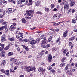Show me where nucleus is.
<instances>
[{
    "label": "nucleus",
    "mask_w": 77,
    "mask_h": 77,
    "mask_svg": "<svg viewBox=\"0 0 77 77\" xmlns=\"http://www.w3.org/2000/svg\"><path fill=\"white\" fill-rule=\"evenodd\" d=\"M75 37L74 36L72 37L69 39V41H73V40H74V39H75Z\"/></svg>",
    "instance_id": "20"
},
{
    "label": "nucleus",
    "mask_w": 77,
    "mask_h": 77,
    "mask_svg": "<svg viewBox=\"0 0 77 77\" xmlns=\"http://www.w3.org/2000/svg\"><path fill=\"white\" fill-rule=\"evenodd\" d=\"M72 69V71L73 72H76V68H75V67H73V68Z\"/></svg>",
    "instance_id": "30"
},
{
    "label": "nucleus",
    "mask_w": 77,
    "mask_h": 77,
    "mask_svg": "<svg viewBox=\"0 0 77 77\" xmlns=\"http://www.w3.org/2000/svg\"><path fill=\"white\" fill-rule=\"evenodd\" d=\"M57 48L56 47H54L52 49V51H56L57 50Z\"/></svg>",
    "instance_id": "28"
},
{
    "label": "nucleus",
    "mask_w": 77,
    "mask_h": 77,
    "mask_svg": "<svg viewBox=\"0 0 77 77\" xmlns=\"http://www.w3.org/2000/svg\"><path fill=\"white\" fill-rule=\"evenodd\" d=\"M42 43L43 44H47V41H44V40H43L42 41Z\"/></svg>",
    "instance_id": "40"
},
{
    "label": "nucleus",
    "mask_w": 77,
    "mask_h": 77,
    "mask_svg": "<svg viewBox=\"0 0 77 77\" xmlns=\"http://www.w3.org/2000/svg\"><path fill=\"white\" fill-rule=\"evenodd\" d=\"M36 69L34 67H32V66H29L27 67V69L26 71L27 72H30L31 71H35Z\"/></svg>",
    "instance_id": "3"
},
{
    "label": "nucleus",
    "mask_w": 77,
    "mask_h": 77,
    "mask_svg": "<svg viewBox=\"0 0 77 77\" xmlns=\"http://www.w3.org/2000/svg\"><path fill=\"white\" fill-rule=\"evenodd\" d=\"M62 51L63 53H64V54H65L66 53V49H63L62 50Z\"/></svg>",
    "instance_id": "45"
},
{
    "label": "nucleus",
    "mask_w": 77,
    "mask_h": 77,
    "mask_svg": "<svg viewBox=\"0 0 77 77\" xmlns=\"http://www.w3.org/2000/svg\"><path fill=\"white\" fill-rule=\"evenodd\" d=\"M5 15V13L1 14H0V17H1V18H2L3 17V15Z\"/></svg>",
    "instance_id": "44"
},
{
    "label": "nucleus",
    "mask_w": 77,
    "mask_h": 77,
    "mask_svg": "<svg viewBox=\"0 0 77 77\" xmlns=\"http://www.w3.org/2000/svg\"><path fill=\"white\" fill-rule=\"evenodd\" d=\"M4 27V29H5V30L7 29V24H6Z\"/></svg>",
    "instance_id": "54"
},
{
    "label": "nucleus",
    "mask_w": 77,
    "mask_h": 77,
    "mask_svg": "<svg viewBox=\"0 0 77 77\" xmlns=\"http://www.w3.org/2000/svg\"><path fill=\"white\" fill-rule=\"evenodd\" d=\"M10 72H15V70L12 69L10 70Z\"/></svg>",
    "instance_id": "52"
},
{
    "label": "nucleus",
    "mask_w": 77,
    "mask_h": 77,
    "mask_svg": "<svg viewBox=\"0 0 77 77\" xmlns=\"http://www.w3.org/2000/svg\"><path fill=\"white\" fill-rule=\"evenodd\" d=\"M50 7L51 8V9H53V8L54 7V4H52L50 5Z\"/></svg>",
    "instance_id": "32"
},
{
    "label": "nucleus",
    "mask_w": 77,
    "mask_h": 77,
    "mask_svg": "<svg viewBox=\"0 0 77 77\" xmlns=\"http://www.w3.org/2000/svg\"><path fill=\"white\" fill-rule=\"evenodd\" d=\"M6 55L5 54V51H2V52H1L0 56L1 57H5V56Z\"/></svg>",
    "instance_id": "7"
},
{
    "label": "nucleus",
    "mask_w": 77,
    "mask_h": 77,
    "mask_svg": "<svg viewBox=\"0 0 77 77\" xmlns=\"http://www.w3.org/2000/svg\"><path fill=\"white\" fill-rule=\"evenodd\" d=\"M36 28V27H35L33 28H30V29H31V30H34V29H35Z\"/></svg>",
    "instance_id": "56"
},
{
    "label": "nucleus",
    "mask_w": 77,
    "mask_h": 77,
    "mask_svg": "<svg viewBox=\"0 0 77 77\" xmlns=\"http://www.w3.org/2000/svg\"><path fill=\"white\" fill-rule=\"evenodd\" d=\"M18 34L19 35V36H20L21 38H23V33H18Z\"/></svg>",
    "instance_id": "22"
},
{
    "label": "nucleus",
    "mask_w": 77,
    "mask_h": 77,
    "mask_svg": "<svg viewBox=\"0 0 77 77\" xmlns=\"http://www.w3.org/2000/svg\"><path fill=\"white\" fill-rule=\"evenodd\" d=\"M1 72H2L3 73H5L6 72L3 69H2L1 70Z\"/></svg>",
    "instance_id": "48"
},
{
    "label": "nucleus",
    "mask_w": 77,
    "mask_h": 77,
    "mask_svg": "<svg viewBox=\"0 0 77 77\" xmlns=\"http://www.w3.org/2000/svg\"><path fill=\"white\" fill-rule=\"evenodd\" d=\"M13 45V44H11V43H9L8 46L10 47V46H11V45Z\"/></svg>",
    "instance_id": "57"
},
{
    "label": "nucleus",
    "mask_w": 77,
    "mask_h": 77,
    "mask_svg": "<svg viewBox=\"0 0 77 77\" xmlns=\"http://www.w3.org/2000/svg\"><path fill=\"white\" fill-rule=\"evenodd\" d=\"M36 14H39L40 15H42V13H41V12H39V11L37 12L36 13Z\"/></svg>",
    "instance_id": "51"
},
{
    "label": "nucleus",
    "mask_w": 77,
    "mask_h": 77,
    "mask_svg": "<svg viewBox=\"0 0 77 77\" xmlns=\"http://www.w3.org/2000/svg\"><path fill=\"white\" fill-rule=\"evenodd\" d=\"M66 4L64 6V9H69V4L68 3H66Z\"/></svg>",
    "instance_id": "6"
},
{
    "label": "nucleus",
    "mask_w": 77,
    "mask_h": 77,
    "mask_svg": "<svg viewBox=\"0 0 77 77\" xmlns=\"http://www.w3.org/2000/svg\"><path fill=\"white\" fill-rule=\"evenodd\" d=\"M24 75H20L19 76V77H24Z\"/></svg>",
    "instance_id": "64"
},
{
    "label": "nucleus",
    "mask_w": 77,
    "mask_h": 77,
    "mask_svg": "<svg viewBox=\"0 0 77 77\" xmlns=\"http://www.w3.org/2000/svg\"><path fill=\"white\" fill-rule=\"evenodd\" d=\"M44 51H42L41 52L39 53V54H40V55H41V56H42V55H44V52H44Z\"/></svg>",
    "instance_id": "24"
},
{
    "label": "nucleus",
    "mask_w": 77,
    "mask_h": 77,
    "mask_svg": "<svg viewBox=\"0 0 77 77\" xmlns=\"http://www.w3.org/2000/svg\"><path fill=\"white\" fill-rule=\"evenodd\" d=\"M6 39L5 38H3L1 39V42H6Z\"/></svg>",
    "instance_id": "25"
},
{
    "label": "nucleus",
    "mask_w": 77,
    "mask_h": 77,
    "mask_svg": "<svg viewBox=\"0 0 77 77\" xmlns=\"http://www.w3.org/2000/svg\"><path fill=\"white\" fill-rule=\"evenodd\" d=\"M20 38V37H19V36H18V35L16 36V39H19Z\"/></svg>",
    "instance_id": "58"
},
{
    "label": "nucleus",
    "mask_w": 77,
    "mask_h": 77,
    "mask_svg": "<svg viewBox=\"0 0 77 77\" xmlns=\"http://www.w3.org/2000/svg\"><path fill=\"white\" fill-rule=\"evenodd\" d=\"M6 75H9L10 74H9V70H6L5 73Z\"/></svg>",
    "instance_id": "27"
},
{
    "label": "nucleus",
    "mask_w": 77,
    "mask_h": 77,
    "mask_svg": "<svg viewBox=\"0 0 77 77\" xmlns=\"http://www.w3.org/2000/svg\"><path fill=\"white\" fill-rule=\"evenodd\" d=\"M66 73H67L69 74V75H72V72L70 70H68L66 72Z\"/></svg>",
    "instance_id": "12"
},
{
    "label": "nucleus",
    "mask_w": 77,
    "mask_h": 77,
    "mask_svg": "<svg viewBox=\"0 0 77 77\" xmlns=\"http://www.w3.org/2000/svg\"><path fill=\"white\" fill-rule=\"evenodd\" d=\"M47 69L48 70H51L52 69V67L51 66H49L47 67Z\"/></svg>",
    "instance_id": "43"
},
{
    "label": "nucleus",
    "mask_w": 77,
    "mask_h": 77,
    "mask_svg": "<svg viewBox=\"0 0 77 77\" xmlns=\"http://www.w3.org/2000/svg\"><path fill=\"white\" fill-rule=\"evenodd\" d=\"M22 46L23 47V48L25 49L26 51H28V50H29V48L28 47H26V46H25L24 45H22Z\"/></svg>",
    "instance_id": "16"
},
{
    "label": "nucleus",
    "mask_w": 77,
    "mask_h": 77,
    "mask_svg": "<svg viewBox=\"0 0 77 77\" xmlns=\"http://www.w3.org/2000/svg\"><path fill=\"white\" fill-rule=\"evenodd\" d=\"M33 39L32 38V37H29V42H31L33 40Z\"/></svg>",
    "instance_id": "53"
},
{
    "label": "nucleus",
    "mask_w": 77,
    "mask_h": 77,
    "mask_svg": "<svg viewBox=\"0 0 77 77\" xmlns=\"http://www.w3.org/2000/svg\"><path fill=\"white\" fill-rule=\"evenodd\" d=\"M12 24L13 25H11L9 28L10 31H13V30L15 29V27L14 26H15L16 25V23H12Z\"/></svg>",
    "instance_id": "4"
},
{
    "label": "nucleus",
    "mask_w": 77,
    "mask_h": 77,
    "mask_svg": "<svg viewBox=\"0 0 77 77\" xmlns=\"http://www.w3.org/2000/svg\"><path fill=\"white\" fill-rule=\"evenodd\" d=\"M46 47L47 48H48V47H50V44H48L46 45Z\"/></svg>",
    "instance_id": "55"
},
{
    "label": "nucleus",
    "mask_w": 77,
    "mask_h": 77,
    "mask_svg": "<svg viewBox=\"0 0 77 77\" xmlns=\"http://www.w3.org/2000/svg\"><path fill=\"white\" fill-rule=\"evenodd\" d=\"M12 8H8V10H7L6 11V13L8 14H10V13H11V14H12Z\"/></svg>",
    "instance_id": "10"
},
{
    "label": "nucleus",
    "mask_w": 77,
    "mask_h": 77,
    "mask_svg": "<svg viewBox=\"0 0 77 77\" xmlns=\"http://www.w3.org/2000/svg\"><path fill=\"white\" fill-rule=\"evenodd\" d=\"M55 32H58L59 31V29H55Z\"/></svg>",
    "instance_id": "63"
},
{
    "label": "nucleus",
    "mask_w": 77,
    "mask_h": 77,
    "mask_svg": "<svg viewBox=\"0 0 77 77\" xmlns=\"http://www.w3.org/2000/svg\"><path fill=\"white\" fill-rule=\"evenodd\" d=\"M44 36L43 35H42L40 36V38L42 39H44Z\"/></svg>",
    "instance_id": "60"
},
{
    "label": "nucleus",
    "mask_w": 77,
    "mask_h": 77,
    "mask_svg": "<svg viewBox=\"0 0 77 77\" xmlns=\"http://www.w3.org/2000/svg\"><path fill=\"white\" fill-rule=\"evenodd\" d=\"M25 18L26 20H28V19H29V20H31L32 18L31 17H25Z\"/></svg>",
    "instance_id": "39"
},
{
    "label": "nucleus",
    "mask_w": 77,
    "mask_h": 77,
    "mask_svg": "<svg viewBox=\"0 0 77 77\" xmlns=\"http://www.w3.org/2000/svg\"><path fill=\"white\" fill-rule=\"evenodd\" d=\"M5 29V27L4 26H2V27H0V30H3Z\"/></svg>",
    "instance_id": "42"
},
{
    "label": "nucleus",
    "mask_w": 77,
    "mask_h": 77,
    "mask_svg": "<svg viewBox=\"0 0 77 77\" xmlns=\"http://www.w3.org/2000/svg\"><path fill=\"white\" fill-rule=\"evenodd\" d=\"M0 46H1V47H0V51L3 50V49L4 48V46H5V44H2L0 43Z\"/></svg>",
    "instance_id": "11"
},
{
    "label": "nucleus",
    "mask_w": 77,
    "mask_h": 77,
    "mask_svg": "<svg viewBox=\"0 0 77 77\" xmlns=\"http://www.w3.org/2000/svg\"><path fill=\"white\" fill-rule=\"evenodd\" d=\"M70 66H71L70 64H67L65 67V70L66 71L69 68V67H70Z\"/></svg>",
    "instance_id": "13"
},
{
    "label": "nucleus",
    "mask_w": 77,
    "mask_h": 77,
    "mask_svg": "<svg viewBox=\"0 0 77 77\" xmlns=\"http://www.w3.org/2000/svg\"><path fill=\"white\" fill-rule=\"evenodd\" d=\"M68 34V31H66L64 32V34H63V36L64 37V38H66L67 36V34Z\"/></svg>",
    "instance_id": "9"
},
{
    "label": "nucleus",
    "mask_w": 77,
    "mask_h": 77,
    "mask_svg": "<svg viewBox=\"0 0 77 77\" xmlns=\"http://www.w3.org/2000/svg\"><path fill=\"white\" fill-rule=\"evenodd\" d=\"M9 40L11 41H15V38L14 37L9 38H8Z\"/></svg>",
    "instance_id": "15"
},
{
    "label": "nucleus",
    "mask_w": 77,
    "mask_h": 77,
    "mask_svg": "<svg viewBox=\"0 0 77 77\" xmlns=\"http://www.w3.org/2000/svg\"><path fill=\"white\" fill-rule=\"evenodd\" d=\"M36 43V40H32L31 41V42H30V44H34Z\"/></svg>",
    "instance_id": "19"
},
{
    "label": "nucleus",
    "mask_w": 77,
    "mask_h": 77,
    "mask_svg": "<svg viewBox=\"0 0 77 77\" xmlns=\"http://www.w3.org/2000/svg\"><path fill=\"white\" fill-rule=\"evenodd\" d=\"M60 42V38H59L57 39L56 42L57 43Z\"/></svg>",
    "instance_id": "35"
},
{
    "label": "nucleus",
    "mask_w": 77,
    "mask_h": 77,
    "mask_svg": "<svg viewBox=\"0 0 77 77\" xmlns=\"http://www.w3.org/2000/svg\"><path fill=\"white\" fill-rule=\"evenodd\" d=\"M18 66H16L14 68V70H16L17 68H18Z\"/></svg>",
    "instance_id": "59"
},
{
    "label": "nucleus",
    "mask_w": 77,
    "mask_h": 77,
    "mask_svg": "<svg viewBox=\"0 0 77 77\" xmlns=\"http://www.w3.org/2000/svg\"><path fill=\"white\" fill-rule=\"evenodd\" d=\"M50 72H51L52 74H55L56 73V71H55V70L54 69H52L50 71Z\"/></svg>",
    "instance_id": "21"
},
{
    "label": "nucleus",
    "mask_w": 77,
    "mask_h": 77,
    "mask_svg": "<svg viewBox=\"0 0 77 77\" xmlns=\"http://www.w3.org/2000/svg\"><path fill=\"white\" fill-rule=\"evenodd\" d=\"M26 13L27 15L30 17H33V14H34V10H29L26 11Z\"/></svg>",
    "instance_id": "2"
},
{
    "label": "nucleus",
    "mask_w": 77,
    "mask_h": 77,
    "mask_svg": "<svg viewBox=\"0 0 77 77\" xmlns=\"http://www.w3.org/2000/svg\"><path fill=\"white\" fill-rule=\"evenodd\" d=\"M13 54H14L13 52H10L8 53V56H12L13 55Z\"/></svg>",
    "instance_id": "18"
},
{
    "label": "nucleus",
    "mask_w": 77,
    "mask_h": 77,
    "mask_svg": "<svg viewBox=\"0 0 77 77\" xmlns=\"http://www.w3.org/2000/svg\"><path fill=\"white\" fill-rule=\"evenodd\" d=\"M18 41H19V42H23V39L22 38H20L19 39Z\"/></svg>",
    "instance_id": "46"
},
{
    "label": "nucleus",
    "mask_w": 77,
    "mask_h": 77,
    "mask_svg": "<svg viewBox=\"0 0 77 77\" xmlns=\"http://www.w3.org/2000/svg\"><path fill=\"white\" fill-rule=\"evenodd\" d=\"M9 47H9L8 45L5 48V50H8V49H9Z\"/></svg>",
    "instance_id": "36"
},
{
    "label": "nucleus",
    "mask_w": 77,
    "mask_h": 77,
    "mask_svg": "<svg viewBox=\"0 0 77 77\" xmlns=\"http://www.w3.org/2000/svg\"><path fill=\"white\" fill-rule=\"evenodd\" d=\"M45 69H43V68L42 67H41L38 69V71L41 72H42L45 71Z\"/></svg>",
    "instance_id": "5"
},
{
    "label": "nucleus",
    "mask_w": 77,
    "mask_h": 77,
    "mask_svg": "<svg viewBox=\"0 0 77 77\" xmlns=\"http://www.w3.org/2000/svg\"><path fill=\"white\" fill-rule=\"evenodd\" d=\"M41 47L43 48H46V46H45V45L43 43L42 44Z\"/></svg>",
    "instance_id": "31"
},
{
    "label": "nucleus",
    "mask_w": 77,
    "mask_h": 77,
    "mask_svg": "<svg viewBox=\"0 0 77 77\" xmlns=\"http://www.w3.org/2000/svg\"><path fill=\"white\" fill-rule=\"evenodd\" d=\"M11 60L14 64H16L17 65H19L20 64H22V63H21L20 62H19L17 63V60L16 59H15L14 58H11Z\"/></svg>",
    "instance_id": "1"
},
{
    "label": "nucleus",
    "mask_w": 77,
    "mask_h": 77,
    "mask_svg": "<svg viewBox=\"0 0 77 77\" xmlns=\"http://www.w3.org/2000/svg\"><path fill=\"white\" fill-rule=\"evenodd\" d=\"M45 10L46 12H49L50 11V9L48 8H46L45 9Z\"/></svg>",
    "instance_id": "37"
},
{
    "label": "nucleus",
    "mask_w": 77,
    "mask_h": 77,
    "mask_svg": "<svg viewBox=\"0 0 77 77\" xmlns=\"http://www.w3.org/2000/svg\"><path fill=\"white\" fill-rule=\"evenodd\" d=\"M65 63H64L63 64L61 63L60 65V67H63L65 66Z\"/></svg>",
    "instance_id": "29"
},
{
    "label": "nucleus",
    "mask_w": 77,
    "mask_h": 77,
    "mask_svg": "<svg viewBox=\"0 0 77 77\" xmlns=\"http://www.w3.org/2000/svg\"><path fill=\"white\" fill-rule=\"evenodd\" d=\"M6 61L3 60L1 63V66H5L6 65Z\"/></svg>",
    "instance_id": "14"
},
{
    "label": "nucleus",
    "mask_w": 77,
    "mask_h": 77,
    "mask_svg": "<svg viewBox=\"0 0 77 77\" xmlns=\"http://www.w3.org/2000/svg\"><path fill=\"white\" fill-rule=\"evenodd\" d=\"M22 21L23 23H26V22H27V21H26V20H25V19L23 18L22 19Z\"/></svg>",
    "instance_id": "23"
},
{
    "label": "nucleus",
    "mask_w": 77,
    "mask_h": 77,
    "mask_svg": "<svg viewBox=\"0 0 77 77\" xmlns=\"http://www.w3.org/2000/svg\"><path fill=\"white\" fill-rule=\"evenodd\" d=\"M74 5H75V2H71L70 4V5L71 6H73Z\"/></svg>",
    "instance_id": "33"
},
{
    "label": "nucleus",
    "mask_w": 77,
    "mask_h": 77,
    "mask_svg": "<svg viewBox=\"0 0 77 77\" xmlns=\"http://www.w3.org/2000/svg\"><path fill=\"white\" fill-rule=\"evenodd\" d=\"M52 38L53 37H52V36H50L49 38V39L48 40V41L49 42H50V41H51Z\"/></svg>",
    "instance_id": "34"
},
{
    "label": "nucleus",
    "mask_w": 77,
    "mask_h": 77,
    "mask_svg": "<svg viewBox=\"0 0 77 77\" xmlns=\"http://www.w3.org/2000/svg\"><path fill=\"white\" fill-rule=\"evenodd\" d=\"M48 60L49 62H52V56L51 55H49Z\"/></svg>",
    "instance_id": "8"
},
{
    "label": "nucleus",
    "mask_w": 77,
    "mask_h": 77,
    "mask_svg": "<svg viewBox=\"0 0 77 77\" xmlns=\"http://www.w3.org/2000/svg\"><path fill=\"white\" fill-rule=\"evenodd\" d=\"M58 25H59L58 23H54L53 24V26H58Z\"/></svg>",
    "instance_id": "50"
},
{
    "label": "nucleus",
    "mask_w": 77,
    "mask_h": 77,
    "mask_svg": "<svg viewBox=\"0 0 77 77\" xmlns=\"http://www.w3.org/2000/svg\"><path fill=\"white\" fill-rule=\"evenodd\" d=\"M40 1H37L36 3V6H39L40 5Z\"/></svg>",
    "instance_id": "17"
},
{
    "label": "nucleus",
    "mask_w": 77,
    "mask_h": 77,
    "mask_svg": "<svg viewBox=\"0 0 77 77\" xmlns=\"http://www.w3.org/2000/svg\"><path fill=\"white\" fill-rule=\"evenodd\" d=\"M17 3H18V4H21V3H22L21 2V1L20 0L17 1Z\"/></svg>",
    "instance_id": "49"
},
{
    "label": "nucleus",
    "mask_w": 77,
    "mask_h": 77,
    "mask_svg": "<svg viewBox=\"0 0 77 77\" xmlns=\"http://www.w3.org/2000/svg\"><path fill=\"white\" fill-rule=\"evenodd\" d=\"M72 21L73 23H74V24L76 23V20L75 19H73L72 20Z\"/></svg>",
    "instance_id": "38"
},
{
    "label": "nucleus",
    "mask_w": 77,
    "mask_h": 77,
    "mask_svg": "<svg viewBox=\"0 0 77 77\" xmlns=\"http://www.w3.org/2000/svg\"><path fill=\"white\" fill-rule=\"evenodd\" d=\"M3 3H6L7 1L5 0H3L2 2Z\"/></svg>",
    "instance_id": "62"
},
{
    "label": "nucleus",
    "mask_w": 77,
    "mask_h": 77,
    "mask_svg": "<svg viewBox=\"0 0 77 77\" xmlns=\"http://www.w3.org/2000/svg\"><path fill=\"white\" fill-rule=\"evenodd\" d=\"M41 65H43V66H45V63L43 62H42L41 63Z\"/></svg>",
    "instance_id": "47"
},
{
    "label": "nucleus",
    "mask_w": 77,
    "mask_h": 77,
    "mask_svg": "<svg viewBox=\"0 0 77 77\" xmlns=\"http://www.w3.org/2000/svg\"><path fill=\"white\" fill-rule=\"evenodd\" d=\"M29 5H32L33 2H32V0H29Z\"/></svg>",
    "instance_id": "41"
},
{
    "label": "nucleus",
    "mask_w": 77,
    "mask_h": 77,
    "mask_svg": "<svg viewBox=\"0 0 77 77\" xmlns=\"http://www.w3.org/2000/svg\"><path fill=\"white\" fill-rule=\"evenodd\" d=\"M62 60L63 62H65V60H66V57H63L62 58Z\"/></svg>",
    "instance_id": "26"
},
{
    "label": "nucleus",
    "mask_w": 77,
    "mask_h": 77,
    "mask_svg": "<svg viewBox=\"0 0 77 77\" xmlns=\"http://www.w3.org/2000/svg\"><path fill=\"white\" fill-rule=\"evenodd\" d=\"M25 42H30V41L29 40L26 39L25 40Z\"/></svg>",
    "instance_id": "61"
}]
</instances>
